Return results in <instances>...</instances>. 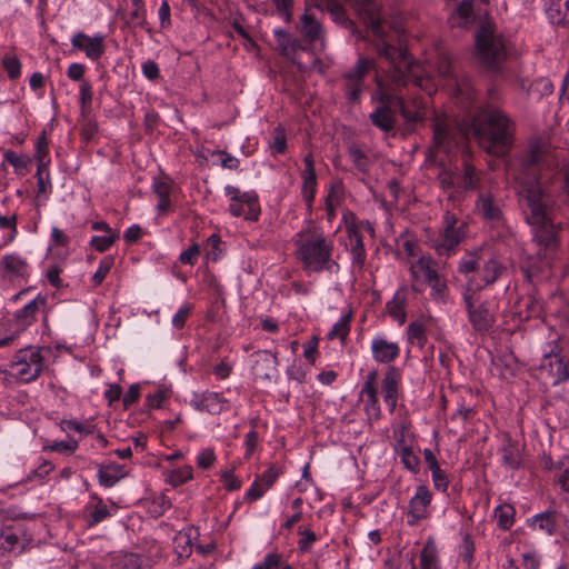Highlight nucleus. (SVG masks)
Returning a JSON list of instances; mask_svg holds the SVG:
<instances>
[{
  "instance_id": "nucleus-1",
  "label": "nucleus",
  "mask_w": 569,
  "mask_h": 569,
  "mask_svg": "<svg viewBox=\"0 0 569 569\" xmlns=\"http://www.w3.org/2000/svg\"><path fill=\"white\" fill-rule=\"evenodd\" d=\"M558 166L557 157L545 143L536 144L521 161L518 201L525 220L533 228V239L545 249L556 246V227L551 220V196L545 187L547 174Z\"/></svg>"
},
{
  "instance_id": "nucleus-2",
  "label": "nucleus",
  "mask_w": 569,
  "mask_h": 569,
  "mask_svg": "<svg viewBox=\"0 0 569 569\" xmlns=\"http://www.w3.org/2000/svg\"><path fill=\"white\" fill-rule=\"evenodd\" d=\"M379 56L389 62L385 77L376 76V89L371 93V103L375 109L369 114L371 124L385 134L395 136L398 123L396 107V89H402L413 83L422 90L428 89L430 79L425 76L422 67L413 61L406 49L393 46L379 47Z\"/></svg>"
},
{
  "instance_id": "nucleus-3",
  "label": "nucleus",
  "mask_w": 569,
  "mask_h": 569,
  "mask_svg": "<svg viewBox=\"0 0 569 569\" xmlns=\"http://www.w3.org/2000/svg\"><path fill=\"white\" fill-rule=\"evenodd\" d=\"M471 129L479 146L490 154L505 156L512 147L515 123L499 108L481 107L472 118Z\"/></svg>"
},
{
  "instance_id": "nucleus-4",
  "label": "nucleus",
  "mask_w": 569,
  "mask_h": 569,
  "mask_svg": "<svg viewBox=\"0 0 569 569\" xmlns=\"http://www.w3.org/2000/svg\"><path fill=\"white\" fill-rule=\"evenodd\" d=\"M297 259L308 272L330 270L335 263L331 259L332 242L322 232L313 229L302 230L296 234Z\"/></svg>"
},
{
  "instance_id": "nucleus-5",
  "label": "nucleus",
  "mask_w": 569,
  "mask_h": 569,
  "mask_svg": "<svg viewBox=\"0 0 569 569\" xmlns=\"http://www.w3.org/2000/svg\"><path fill=\"white\" fill-rule=\"evenodd\" d=\"M482 251V248L467 251L459 261L458 272L465 277L469 290H482L507 271V267L495 256L483 260Z\"/></svg>"
},
{
  "instance_id": "nucleus-6",
  "label": "nucleus",
  "mask_w": 569,
  "mask_h": 569,
  "mask_svg": "<svg viewBox=\"0 0 569 569\" xmlns=\"http://www.w3.org/2000/svg\"><path fill=\"white\" fill-rule=\"evenodd\" d=\"M475 42L477 58L487 69L497 70L507 59V41L490 24L479 27L475 34Z\"/></svg>"
},
{
  "instance_id": "nucleus-7",
  "label": "nucleus",
  "mask_w": 569,
  "mask_h": 569,
  "mask_svg": "<svg viewBox=\"0 0 569 569\" xmlns=\"http://www.w3.org/2000/svg\"><path fill=\"white\" fill-rule=\"evenodd\" d=\"M358 18L367 26L375 38V48L391 46L387 41V33L382 27V6L379 0H347Z\"/></svg>"
},
{
  "instance_id": "nucleus-8",
  "label": "nucleus",
  "mask_w": 569,
  "mask_h": 569,
  "mask_svg": "<svg viewBox=\"0 0 569 569\" xmlns=\"http://www.w3.org/2000/svg\"><path fill=\"white\" fill-rule=\"evenodd\" d=\"M297 31L300 36L299 39L305 44L306 51L315 49L323 50L326 48V28L316 17L315 12L309 9H306L299 17Z\"/></svg>"
},
{
  "instance_id": "nucleus-9",
  "label": "nucleus",
  "mask_w": 569,
  "mask_h": 569,
  "mask_svg": "<svg viewBox=\"0 0 569 569\" xmlns=\"http://www.w3.org/2000/svg\"><path fill=\"white\" fill-rule=\"evenodd\" d=\"M11 368L16 370V376L24 383L34 381L41 373L43 368V357L40 349L28 347L20 349Z\"/></svg>"
},
{
  "instance_id": "nucleus-10",
  "label": "nucleus",
  "mask_w": 569,
  "mask_h": 569,
  "mask_svg": "<svg viewBox=\"0 0 569 569\" xmlns=\"http://www.w3.org/2000/svg\"><path fill=\"white\" fill-rule=\"evenodd\" d=\"M540 371L546 373L552 385H559L569 379V356L562 355L556 341L549 346L540 362Z\"/></svg>"
},
{
  "instance_id": "nucleus-11",
  "label": "nucleus",
  "mask_w": 569,
  "mask_h": 569,
  "mask_svg": "<svg viewBox=\"0 0 569 569\" xmlns=\"http://www.w3.org/2000/svg\"><path fill=\"white\" fill-rule=\"evenodd\" d=\"M445 230L440 238L435 242V250L440 256H450L458 244L462 241L466 232V224L458 222L453 214H445Z\"/></svg>"
},
{
  "instance_id": "nucleus-12",
  "label": "nucleus",
  "mask_w": 569,
  "mask_h": 569,
  "mask_svg": "<svg viewBox=\"0 0 569 569\" xmlns=\"http://www.w3.org/2000/svg\"><path fill=\"white\" fill-rule=\"evenodd\" d=\"M342 220L349 239L348 246L352 258V264L362 269L367 258L363 244V232L359 230L357 224H355V213L352 211H347L343 214Z\"/></svg>"
},
{
  "instance_id": "nucleus-13",
  "label": "nucleus",
  "mask_w": 569,
  "mask_h": 569,
  "mask_svg": "<svg viewBox=\"0 0 569 569\" xmlns=\"http://www.w3.org/2000/svg\"><path fill=\"white\" fill-rule=\"evenodd\" d=\"M39 312L43 313V323L47 326L48 322V313H47V297L42 295H38L33 300L28 302L23 308L17 310L13 315L16 325L26 329L31 326Z\"/></svg>"
},
{
  "instance_id": "nucleus-14",
  "label": "nucleus",
  "mask_w": 569,
  "mask_h": 569,
  "mask_svg": "<svg viewBox=\"0 0 569 569\" xmlns=\"http://www.w3.org/2000/svg\"><path fill=\"white\" fill-rule=\"evenodd\" d=\"M540 142L551 148L558 160V166L552 171L548 172L547 170H543V172L547 174V181L545 184L547 192L550 194L549 186L552 183L555 176L559 173L561 177L560 189L562 193L569 198V150L567 151L566 156L560 159L556 148H553L547 141L539 139L530 146L528 153L523 156L522 160L531 152L532 148Z\"/></svg>"
},
{
  "instance_id": "nucleus-15",
  "label": "nucleus",
  "mask_w": 569,
  "mask_h": 569,
  "mask_svg": "<svg viewBox=\"0 0 569 569\" xmlns=\"http://www.w3.org/2000/svg\"><path fill=\"white\" fill-rule=\"evenodd\" d=\"M432 495L426 486H419L416 495L409 501L408 525L416 526L420 520L429 516L428 507Z\"/></svg>"
},
{
  "instance_id": "nucleus-16",
  "label": "nucleus",
  "mask_w": 569,
  "mask_h": 569,
  "mask_svg": "<svg viewBox=\"0 0 569 569\" xmlns=\"http://www.w3.org/2000/svg\"><path fill=\"white\" fill-rule=\"evenodd\" d=\"M559 518V512L550 508L528 518L526 525L532 532L543 533L550 537L558 530Z\"/></svg>"
},
{
  "instance_id": "nucleus-17",
  "label": "nucleus",
  "mask_w": 569,
  "mask_h": 569,
  "mask_svg": "<svg viewBox=\"0 0 569 569\" xmlns=\"http://www.w3.org/2000/svg\"><path fill=\"white\" fill-rule=\"evenodd\" d=\"M400 383V370L395 366L388 367L381 382V392L390 412H393L397 407Z\"/></svg>"
},
{
  "instance_id": "nucleus-18",
  "label": "nucleus",
  "mask_w": 569,
  "mask_h": 569,
  "mask_svg": "<svg viewBox=\"0 0 569 569\" xmlns=\"http://www.w3.org/2000/svg\"><path fill=\"white\" fill-rule=\"evenodd\" d=\"M396 107L397 114L399 113L403 118V128L402 131L405 134H409L415 132L418 123L422 122L425 119V113L420 110H411L405 97L401 94V89H396Z\"/></svg>"
},
{
  "instance_id": "nucleus-19",
  "label": "nucleus",
  "mask_w": 569,
  "mask_h": 569,
  "mask_svg": "<svg viewBox=\"0 0 569 569\" xmlns=\"http://www.w3.org/2000/svg\"><path fill=\"white\" fill-rule=\"evenodd\" d=\"M72 47L84 51L91 60H98L104 53V43L102 36L89 37L82 32L76 33L71 39Z\"/></svg>"
},
{
  "instance_id": "nucleus-20",
  "label": "nucleus",
  "mask_w": 569,
  "mask_h": 569,
  "mask_svg": "<svg viewBox=\"0 0 569 569\" xmlns=\"http://www.w3.org/2000/svg\"><path fill=\"white\" fill-rule=\"evenodd\" d=\"M254 375L263 380H272L278 373L279 360L277 353L268 350H259L254 353Z\"/></svg>"
},
{
  "instance_id": "nucleus-21",
  "label": "nucleus",
  "mask_w": 569,
  "mask_h": 569,
  "mask_svg": "<svg viewBox=\"0 0 569 569\" xmlns=\"http://www.w3.org/2000/svg\"><path fill=\"white\" fill-rule=\"evenodd\" d=\"M476 211L488 222L498 223L502 219L500 203L491 193L479 194Z\"/></svg>"
},
{
  "instance_id": "nucleus-22",
  "label": "nucleus",
  "mask_w": 569,
  "mask_h": 569,
  "mask_svg": "<svg viewBox=\"0 0 569 569\" xmlns=\"http://www.w3.org/2000/svg\"><path fill=\"white\" fill-rule=\"evenodd\" d=\"M373 359L379 363H390L400 355V347L397 342L388 341L383 337H376L371 342Z\"/></svg>"
},
{
  "instance_id": "nucleus-23",
  "label": "nucleus",
  "mask_w": 569,
  "mask_h": 569,
  "mask_svg": "<svg viewBox=\"0 0 569 569\" xmlns=\"http://www.w3.org/2000/svg\"><path fill=\"white\" fill-rule=\"evenodd\" d=\"M468 319L472 328L480 333L488 332L496 321L495 313L486 302L478 305L476 309L470 311Z\"/></svg>"
},
{
  "instance_id": "nucleus-24",
  "label": "nucleus",
  "mask_w": 569,
  "mask_h": 569,
  "mask_svg": "<svg viewBox=\"0 0 569 569\" xmlns=\"http://www.w3.org/2000/svg\"><path fill=\"white\" fill-rule=\"evenodd\" d=\"M224 192L227 196L231 197V202H236L242 200L247 202L248 213L247 220L257 221L260 214V204L258 201V196L254 192H240V190L233 186H227L224 188Z\"/></svg>"
},
{
  "instance_id": "nucleus-25",
  "label": "nucleus",
  "mask_w": 569,
  "mask_h": 569,
  "mask_svg": "<svg viewBox=\"0 0 569 569\" xmlns=\"http://www.w3.org/2000/svg\"><path fill=\"white\" fill-rule=\"evenodd\" d=\"M274 37L281 54L287 58H292L298 51H306L303 42L283 29H276Z\"/></svg>"
},
{
  "instance_id": "nucleus-26",
  "label": "nucleus",
  "mask_w": 569,
  "mask_h": 569,
  "mask_svg": "<svg viewBox=\"0 0 569 569\" xmlns=\"http://www.w3.org/2000/svg\"><path fill=\"white\" fill-rule=\"evenodd\" d=\"M546 13L552 24L569 26V0H550Z\"/></svg>"
},
{
  "instance_id": "nucleus-27",
  "label": "nucleus",
  "mask_w": 569,
  "mask_h": 569,
  "mask_svg": "<svg viewBox=\"0 0 569 569\" xmlns=\"http://www.w3.org/2000/svg\"><path fill=\"white\" fill-rule=\"evenodd\" d=\"M437 70L439 76L443 78H455V82L457 84L458 91L460 94H468L469 96V79H462L459 81L456 76L453 74V68L450 57L445 53L440 52L438 54V61H437Z\"/></svg>"
},
{
  "instance_id": "nucleus-28",
  "label": "nucleus",
  "mask_w": 569,
  "mask_h": 569,
  "mask_svg": "<svg viewBox=\"0 0 569 569\" xmlns=\"http://www.w3.org/2000/svg\"><path fill=\"white\" fill-rule=\"evenodd\" d=\"M420 569H442L439 557V549L433 538H428L420 551Z\"/></svg>"
},
{
  "instance_id": "nucleus-29",
  "label": "nucleus",
  "mask_w": 569,
  "mask_h": 569,
  "mask_svg": "<svg viewBox=\"0 0 569 569\" xmlns=\"http://www.w3.org/2000/svg\"><path fill=\"white\" fill-rule=\"evenodd\" d=\"M0 268L7 276L23 277L28 268V262L26 258L13 252L2 257Z\"/></svg>"
},
{
  "instance_id": "nucleus-30",
  "label": "nucleus",
  "mask_w": 569,
  "mask_h": 569,
  "mask_svg": "<svg viewBox=\"0 0 569 569\" xmlns=\"http://www.w3.org/2000/svg\"><path fill=\"white\" fill-rule=\"evenodd\" d=\"M227 403V400L217 392H204L199 402H197V409L207 411L210 415L220 413Z\"/></svg>"
},
{
  "instance_id": "nucleus-31",
  "label": "nucleus",
  "mask_w": 569,
  "mask_h": 569,
  "mask_svg": "<svg viewBox=\"0 0 569 569\" xmlns=\"http://www.w3.org/2000/svg\"><path fill=\"white\" fill-rule=\"evenodd\" d=\"M124 476L122 467L117 463L101 466L98 471L99 482L106 488L113 487Z\"/></svg>"
},
{
  "instance_id": "nucleus-32",
  "label": "nucleus",
  "mask_w": 569,
  "mask_h": 569,
  "mask_svg": "<svg viewBox=\"0 0 569 569\" xmlns=\"http://www.w3.org/2000/svg\"><path fill=\"white\" fill-rule=\"evenodd\" d=\"M326 8L331 13L335 22L350 30L353 34L356 33V23L347 16L345 9L337 0H326Z\"/></svg>"
},
{
  "instance_id": "nucleus-33",
  "label": "nucleus",
  "mask_w": 569,
  "mask_h": 569,
  "mask_svg": "<svg viewBox=\"0 0 569 569\" xmlns=\"http://www.w3.org/2000/svg\"><path fill=\"white\" fill-rule=\"evenodd\" d=\"M388 315L399 322V325H403L406 322V296L402 291H397L393 298L387 302L386 305Z\"/></svg>"
},
{
  "instance_id": "nucleus-34",
  "label": "nucleus",
  "mask_w": 569,
  "mask_h": 569,
  "mask_svg": "<svg viewBox=\"0 0 569 569\" xmlns=\"http://www.w3.org/2000/svg\"><path fill=\"white\" fill-rule=\"evenodd\" d=\"M373 60L360 57L356 64L342 74V78L349 80H358L363 83L366 76L371 69H373Z\"/></svg>"
},
{
  "instance_id": "nucleus-35",
  "label": "nucleus",
  "mask_w": 569,
  "mask_h": 569,
  "mask_svg": "<svg viewBox=\"0 0 569 569\" xmlns=\"http://www.w3.org/2000/svg\"><path fill=\"white\" fill-rule=\"evenodd\" d=\"M451 132L449 126L442 119L436 118L433 122V142L437 148L447 149L451 144Z\"/></svg>"
},
{
  "instance_id": "nucleus-36",
  "label": "nucleus",
  "mask_w": 569,
  "mask_h": 569,
  "mask_svg": "<svg viewBox=\"0 0 569 569\" xmlns=\"http://www.w3.org/2000/svg\"><path fill=\"white\" fill-rule=\"evenodd\" d=\"M121 19L123 20V28L132 29L139 27L151 33V28L148 27L147 22L146 9L132 8V10L128 14H123Z\"/></svg>"
},
{
  "instance_id": "nucleus-37",
  "label": "nucleus",
  "mask_w": 569,
  "mask_h": 569,
  "mask_svg": "<svg viewBox=\"0 0 569 569\" xmlns=\"http://www.w3.org/2000/svg\"><path fill=\"white\" fill-rule=\"evenodd\" d=\"M502 463L510 469H518L521 463V456L516 442L508 441L500 450Z\"/></svg>"
},
{
  "instance_id": "nucleus-38",
  "label": "nucleus",
  "mask_w": 569,
  "mask_h": 569,
  "mask_svg": "<svg viewBox=\"0 0 569 569\" xmlns=\"http://www.w3.org/2000/svg\"><path fill=\"white\" fill-rule=\"evenodd\" d=\"M553 92V84L548 78H539L533 82L529 83L526 89V96L535 97L537 100L542 99L546 96H550Z\"/></svg>"
},
{
  "instance_id": "nucleus-39",
  "label": "nucleus",
  "mask_w": 569,
  "mask_h": 569,
  "mask_svg": "<svg viewBox=\"0 0 569 569\" xmlns=\"http://www.w3.org/2000/svg\"><path fill=\"white\" fill-rule=\"evenodd\" d=\"M360 397H366L365 411L369 419L379 420L381 407L378 399V390L360 391Z\"/></svg>"
},
{
  "instance_id": "nucleus-40",
  "label": "nucleus",
  "mask_w": 569,
  "mask_h": 569,
  "mask_svg": "<svg viewBox=\"0 0 569 569\" xmlns=\"http://www.w3.org/2000/svg\"><path fill=\"white\" fill-rule=\"evenodd\" d=\"M495 517L501 530H509L515 521L516 510L511 505L503 503L496 507Z\"/></svg>"
},
{
  "instance_id": "nucleus-41",
  "label": "nucleus",
  "mask_w": 569,
  "mask_h": 569,
  "mask_svg": "<svg viewBox=\"0 0 569 569\" xmlns=\"http://www.w3.org/2000/svg\"><path fill=\"white\" fill-rule=\"evenodd\" d=\"M417 271L422 272L426 282H429L440 276L436 269L435 260L425 256L420 257L412 266V273L415 274Z\"/></svg>"
},
{
  "instance_id": "nucleus-42",
  "label": "nucleus",
  "mask_w": 569,
  "mask_h": 569,
  "mask_svg": "<svg viewBox=\"0 0 569 569\" xmlns=\"http://www.w3.org/2000/svg\"><path fill=\"white\" fill-rule=\"evenodd\" d=\"M352 318V312L349 311L347 315L341 317V319L333 325L332 329L328 333V339H340L342 342L349 335L350 331V321Z\"/></svg>"
},
{
  "instance_id": "nucleus-43",
  "label": "nucleus",
  "mask_w": 569,
  "mask_h": 569,
  "mask_svg": "<svg viewBox=\"0 0 569 569\" xmlns=\"http://www.w3.org/2000/svg\"><path fill=\"white\" fill-rule=\"evenodd\" d=\"M408 341L411 345H417L423 348L427 342V335L425 326L419 321H412L407 328Z\"/></svg>"
},
{
  "instance_id": "nucleus-44",
  "label": "nucleus",
  "mask_w": 569,
  "mask_h": 569,
  "mask_svg": "<svg viewBox=\"0 0 569 569\" xmlns=\"http://www.w3.org/2000/svg\"><path fill=\"white\" fill-rule=\"evenodd\" d=\"M475 541L468 532H465L462 536V541L459 546V557L460 559L467 563L468 568H471L475 560Z\"/></svg>"
},
{
  "instance_id": "nucleus-45",
  "label": "nucleus",
  "mask_w": 569,
  "mask_h": 569,
  "mask_svg": "<svg viewBox=\"0 0 569 569\" xmlns=\"http://www.w3.org/2000/svg\"><path fill=\"white\" fill-rule=\"evenodd\" d=\"M348 154L355 167L362 173H367L370 167L369 157L356 144L348 147Z\"/></svg>"
},
{
  "instance_id": "nucleus-46",
  "label": "nucleus",
  "mask_w": 569,
  "mask_h": 569,
  "mask_svg": "<svg viewBox=\"0 0 569 569\" xmlns=\"http://www.w3.org/2000/svg\"><path fill=\"white\" fill-rule=\"evenodd\" d=\"M4 160L11 164L18 174H24L28 171V164L31 162L28 156H19L12 150L3 154Z\"/></svg>"
},
{
  "instance_id": "nucleus-47",
  "label": "nucleus",
  "mask_w": 569,
  "mask_h": 569,
  "mask_svg": "<svg viewBox=\"0 0 569 569\" xmlns=\"http://www.w3.org/2000/svg\"><path fill=\"white\" fill-rule=\"evenodd\" d=\"M3 69L7 71L11 80H16L21 74V62L16 54L7 53L1 59Z\"/></svg>"
},
{
  "instance_id": "nucleus-48",
  "label": "nucleus",
  "mask_w": 569,
  "mask_h": 569,
  "mask_svg": "<svg viewBox=\"0 0 569 569\" xmlns=\"http://www.w3.org/2000/svg\"><path fill=\"white\" fill-rule=\"evenodd\" d=\"M190 479H192V468L190 466L177 468L170 471L167 476V481L173 487L183 485Z\"/></svg>"
},
{
  "instance_id": "nucleus-49",
  "label": "nucleus",
  "mask_w": 569,
  "mask_h": 569,
  "mask_svg": "<svg viewBox=\"0 0 569 569\" xmlns=\"http://www.w3.org/2000/svg\"><path fill=\"white\" fill-rule=\"evenodd\" d=\"M345 80V93L349 102L357 103L361 99V94L363 92L365 83L358 80Z\"/></svg>"
},
{
  "instance_id": "nucleus-50",
  "label": "nucleus",
  "mask_w": 569,
  "mask_h": 569,
  "mask_svg": "<svg viewBox=\"0 0 569 569\" xmlns=\"http://www.w3.org/2000/svg\"><path fill=\"white\" fill-rule=\"evenodd\" d=\"M401 462L405 468L413 473H418L420 470V459L413 453L410 447H402L400 451Z\"/></svg>"
},
{
  "instance_id": "nucleus-51",
  "label": "nucleus",
  "mask_w": 569,
  "mask_h": 569,
  "mask_svg": "<svg viewBox=\"0 0 569 569\" xmlns=\"http://www.w3.org/2000/svg\"><path fill=\"white\" fill-rule=\"evenodd\" d=\"M93 98L92 86L88 80H82L79 87V103L82 112L91 109Z\"/></svg>"
},
{
  "instance_id": "nucleus-52",
  "label": "nucleus",
  "mask_w": 569,
  "mask_h": 569,
  "mask_svg": "<svg viewBox=\"0 0 569 569\" xmlns=\"http://www.w3.org/2000/svg\"><path fill=\"white\" fill-rule=\"evenodd\" d=\"M114 262L112 256H106L101 259L98 270L92 276V282L94 286H100L109 273Z\"/></svg>"
},
{
  "instance_id": "nucleus-53",
  "label": "nucleus",
  "mask_w": 569,
  "mask_h": 569,
  "mask_svg": "<svg viewBox=\"0 0 569 569\" xmlns=\"http://www.w3.org/2000/svg\"><path fill=\"white\" fill-rule=\"evenodd\" d=\"M119 238L118 233H107V236H94L92 237L90 244L98 252L107 251Z\"/></svg>"
},
{
  "instance_id": "nucleus-54",
  "label": "nucleus",
  "mask_w": 569,
  "mask_h": 569,
  "mask_svg": "<svg viewBox=\"0 0 569 569\" xmlns=\"http://www.w3.org/2000/svg\"><path fill=\"white\" fill-rule=\"evenodd\" d=\"M458 24L467 27L473 20V8L470 1H462L457 7Z\"/></svg>"
},
{
  "instance_id": "nucleus-55",
  "label": "nucleus",
  "mask_w": 569,
  "mask_h": 569,
  "mask_svg": "<svg viewBox=\"0 0 569 569\" xmlns=\"http://www.w3.org/2000/svg\"><path fill=\"white\" fill-rule=\"evenodd\" d=\"M427 283L431 288L432 299L443 301L447 296V292H448V286H447L446 279L442 276H439L436 279H433Z\"/></svg>"
},
{
  "instance_id": "nucleus-56",
  "label": "nucleus",
  "mask_w": 569,
  "mask_h": 569,
  "mask_svg": "<svg viewBox=\"0 0 569 569\" xmlns=\"http://www.w3.org/2000/svg\"><path fill=\"white\" fill-rule=\"evenodd\" d=\"M171 507V500L166 495L156 497L150 505V512L154 517L162 516Z\"/></svg>"
},
{
  "instance_id": "nucleus-57",
  "label": "nucleus",
  "mask_w": 569,
  "mask_h": 569,
  "mask_svg": "<svg viewBox=\"0 0 569 569\" xmlns=\"http://www.w3.org/2000/svg\"><path fill=\"white\" fill-rule=\"evenodd\" d=\"M20 543L18 536L11 531H4L0 537V550L3 552L14 551L17 545Z\"/></svg>"
},
{
  "instance_id": "nucleus-58",
  "label": "nucleus",
  "mask_w": 569,
  "mask_h": 569,
  "mask_svg": "<svg viewBox=\"0 0 569 569\" xmlns=\"http://www.w3.org/2000/svg\"><path fill=\"white\" fill-rule=\"evenodd\" d=\"M272 2L284 22H290L292 19L293 0H272Z\"/></svg>"
},
{
  "instance_id": "nucleus-59",
  "label": "nucleus",
  "mask_w": 569,
  "mask_h": 569,
  "mask_svg": "<svg viewBox=\"0 0 569 569\" xmlns=\"http://www.w3.org/2000/svg\"><path fill=\"white\" fill-rule=\"evenodd\" d=\"M558 469L560 471L558 482L565 491L569 492V456L558 462Z\"/></svg>"
},
{
  "instance_id": "nucleus-60",
  "label": "nucleus",
  "mask_w": 569,
  "mask_h": 569,
  "mask_svg": "<svg viewBox=\"0 0 569 569\" xmlns=\"http://www.w3.org/2000/svg\"><path fill=\"white\" fill-rule=\"evenodd\" d=\"M282 556L278 552H270L264 560L257 563L252 569H279L281 567Z\"/></svg>"
},
{
  "instance_id": "nucleus-61",
  "label": "nucleus",
  "mask_w": 569,
  "mask_h": 569,
  "mask_svg": "<svg viewBox=\"0 0 569 569\" xmlns=\"http://www.w3.org/2000/svg\"><path fill=\"white\" fill-rule=\"evenodd\" d=\"M108 517H110L109 508L102 501H99L90 515L89 526L98 525Z\"/></svg>"
},
{
  "instance_id": "nucleus-62",
  "label": "nucleus",
  "mask_w": 569,
  "mask_h": 569,
  "mask_svg": "<svg viewBox=\"0 0 569 569\" xmlns=\"http://www.w3.org/2000/svg\"><path fill=\"white\" fill-rule=\"evenodd\" d=\"M280 475V470L276 466L269 467L257 480L262 483L264 488L270 489Z\"/></svg>"
},
{
  "instance_id": "nucleus-63",
  "label": "nucleus",
  "mask_w": 569,
  "mask_h": 569,
  "mask_svg": "<svg viewBox=\"0 0 569 569\" xmlns=\"http://www.w3.org/2000/svg\"><path fill=\"white\" fill-rule=\"evenodd\" d=\"M216 461L213 449L208 448L199 452L197 456V466L201 469H210Z\"/></svg>"
},
{
  "instance_id": "nucleus-64",
  "label": "nucleus",
  "mask_w": 569,
  "mask_h": 569,
  "mask_svg": "<svg viewBox=\"0 0 569 569\" xmlns=\"http://www.w3.org/2000/svg\"><path fill=\"white\" fill-rule=\"evenodd\" d=\"M116 569H141V560L137 555H126L116 565Z\"/></svg>"
}]
</instances>
